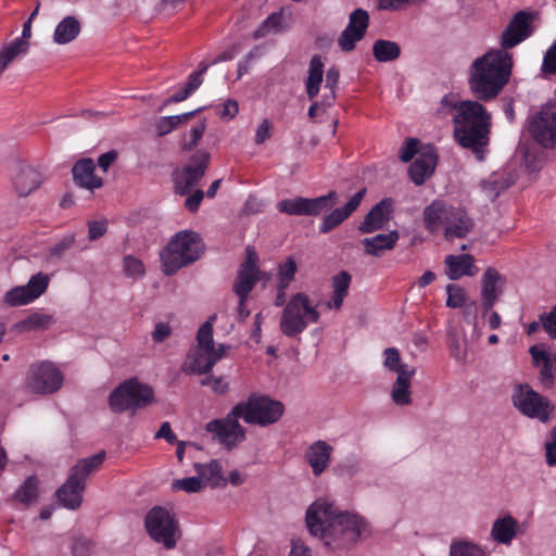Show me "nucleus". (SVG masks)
Segmentation results:
<instances>
[{
	"label": "nucleus",
	"instance_id": "1",
	"mask_svg": "<svg viewBox=\"0 0 556 556\" xmlns=\"http://www.w3.org/2000/svg\"><path fill=\"white\" fill-rule=\"evenodd\" d=\"M513 68L510 53L490 50L477 58L468 71L470 91L482 101L494 99L509 80Z\"/></svg>",
	"mask_w": 556,
	"mask_h": 556
},
{
	"label": "nucleus",
	"instance_id": "2",
	"mask_svg": "<svg viewBox=\"0 0 556 556\" xmlns=\"http://www.w3.org/2000/svg\"><path fill=\"white\" fill-rule=\"evenodd\" d=\"M491 115L477 102L466 100L454 117V136L458 143L482 159V148L489 143Z\"/></svg>",
	"mask_w": 556,
	"mask_h": 556
},
{
	"label": "nucleus",
	"instance_id": "3",
	"mask_svg": "<svg viewBox=\"0 0 556 556\" xmlns=\"http://www.w3.org/2000/svg\"><path fill=\"white\" fill-rule=\"evenodd\" d=\"M422 215L426 229L435 232L440 227H443L444 238L447 241L466 238L475 226L473 219L465 208L447 205L440 200H435L426 206Z\"/></svg>",
	"mask_w": 556,
	"mask_h": 556
},
{
	"label": "nucleus",
	"instance_id": "4",
	"mask_svg": "<svg viewBox=\"0 0 556 556\" xmlns=\"http://www.w3.org/2000/svg\"><path fill=\"white\" fill-rule=\"evenodd\" d=\"M202 251L203 247L197 232L191 230L177 232L160 254L164 274L174 275L180 268L194 263Z\"/></svg>",
	"mask_w": 556,
	"mask_h": 556
},
{
	"label": "nucleus",
	"instance_id": "5",
	"mask_svg": "<svg viewBox=\"0 0 556 556\" xmlns=\"http://www.w3.org/2000/svg\"><path fill=\"white\" fill-rule=\"evenodd\" d=\"M320 319L317 305L304 292H298L285 305L280 316L279 328L283 336L294 338L301 334L311 324Z\"/></svg>",
	"mask_w": 556,
	"mask_h": 556
},
{
	"label": "nucleus",
	"instance_id": "6",
	"mask_svg": "<svg viewBox=\"0 0 556 556\" xmlns=\"http://www.w3.org/2000/svg\"><path fill=\"white\" fill-rule=\"evenodd\" d=\"M229 350V345L218 344L213 340V324L205 321L198 330L197 345L188 354L189 371L193 374H207Z\"/></svg>",
	"mask_w": 556,
	"mask_h": 556
},
{
	"label": "nucleus",
	"instance_id": "7",
	"mask_svg": "<svg viewBox=\"0 0 556 556\" xmlns=\"http://www.w3.org/2000/svg\"><path fill=\"white\" fill-rule=\"evenodd\" d=\"M154 402L153 389L140 382L137 378H130L116 387L109 396V406L114 413L144 408Z\"/></svg>",
	"mask_w": 556,
	"mask_h": 556
},
{
	"label": "nucleus",
	"instance_id": "8",
	"mask_svg": "<svg viewBox=\"0 0 556 556\" xmlns=\"http://www.w3.org/2000/svg\"><path fill=\"white\" fill-rule=\"evenodd\" d=\"M332 527L325 542L331 549L350 547L370 533L367 520L355 513L341 511Z\"/></svg>",
	"mask_w": 556,
	"mask_h": 556
},
{
	"label": "nucleus",
	"instance_id": "9",
	"mask_svg": "<svg viewBox=\"0 0 556 556\" xmlns=\"http://www.w3.org/2000/svg\"><path fill=\"white\" fill-rule=\"evenodd\" d=\"M238 413L247 424L266 427L276 424L285 412L280 401L267 395L252 393L245 401L236 404Z\"/></svg>",
	"mask_w": 556,
	"mask_h": 556
},
{
	"label": "nucleus",
	"instance_id": "10",
	"mask_svg": "<svg viewBox=\"0 0 556 556\" xmlns=\"http://www.w3.org/2000/svg\"><path fill=\"white\" fill-rule=\"evenodd\" d=\"M146 528L149 535L166 548L175 547L180 538V529L175 516L160 506L153 507L146 516Z\"/></svg>",
	"mask_w": 556,
	"mask_h": 556
},
{
	"label": "nucleus",
	"instance_id": "11",
	"mask_svg": "<svg viewBox=\"0 0 556 556\" xmlns=\"http://www.w3.org/2000/svg\"><path fill=\"white\" fill-rule=\"evenodd\" d=\"M528 130L535 142L546 149L556 147V100L548 101L528 119Z\"/></svg>",
	"mask_w": 556,
	"mask_h": 556
},
{
	"label": "nucleus",
	"instance_id": "12",
	"mask_svg": "<svg viewBox=\"0 0 556 556\" xmlns=\"http://www.w3.org/2000/svg\"><path fill=\"white\" fill-rule=\"evenodd\" d=\"M63 378L62 371L52 362L35 363L29 367L25 387L35 394H51L62 387Z\"/></svg>",
	"mask_w": 556,
	"mask_h": 556
},
{
	"label": "nucleus",
	"instance_id": "13",
	"mask_svg": "<svg viewBox=\"0 0 556 556\" xmlns=\"http://www.w3.org/2000/svg\"><path fill=\"white\" fill-rule=\"evenodd\" d=\"M514 406L525 416L547 422L554 412L551 402L531 389L528 384H519L511 395Z\"/></svg>",
	"mask_w": 556,
	"mask_h": 556
},
{
	"label": "nucleus",
	"instance_id": "14",
	"mask_svg": "<svg viewBox=\"0 0 556 556\" xmlns=\"http://www.w3.org/2000/svg\"><path fill=\"white\" fill-rule=\"evenodd\" d=\"M340 513L333 502L327 498L316 500L306 511V525L309 533L325 543L326 535L330 533Z\"/></svg>",
	"mask_w": 556,
	"mask_h": 556
},
{
	"label": "nucleus",
	"instance_id": "15",
	"mask_svg": "<svg viewBox=\"0 0 556 556\" xmlns=\"http://www.w3.org/2000/svg\"><path fill=\"white\" fill-rule=\"evenodd\" d=\"M336 202L337 193L331 191L326 195L317 197L314 199L302 197L285 199L277 203V208L279 212L288 215L318 216L321 213L332 208Z\"/></svg>",
	"mask_w": 556,
	"mask_h": 556
},
{
	"label": "nucleus",
	"instance_id": "16",
	"mask_svg": "<svg viewBox=\"0 0 556 556\" xmlns=\"http://www.w3.org/2000/svg\"><path fill=\"white\" fill-rule=\"evenodd\" d=\"M241 415L235 405L225 418L214 419L206 424L205 430L213 433L227 450L245 440V429L239 424Z\"/></svg>",
	"mask_w": 556,
	"mask_h": 556
},
{
	"label": "nucleus",
	"instance_id": "17",
	"mask_svg": "<svg viewBox=\"0 0 556 556\" xmlns=\"http://www.w3.org/2000/svg\"><path fill=\"white\" fill-rule=\"evenodd\" d=\"M211 155L207 151L199 150L190 159V163L175 172V190L185 195L204 177Z\"/></svg>",
	"mask_w": 556,
	"mask_h": 556
},
{
	"label": "nucleus",
	"instance_id": "18",
	"mask_svg": "<svg viewBox=\"0 0 556 556\" xmlns=\"http://www.w3.org/2000/svg\"><path fill=\"white\" fill-rule=\"evenodd\" d=\"M48 286V275L38 273L31 276L26 285L17 286L7 291L2 302L8 307L27 305L43 294Z\"/></svg>",
	"mask_w": 556,
	"mask_h": 556
},
{
	"label": "nucleus",
	"instance_id": "19",
	"mask_svg": "<svg viewBox=\"0 0 556 556\" xmlns=\"http://www.w3.org/2000/svg\"><path fill=\"white\" fill-rule=\"evenodd\" d=\"M369 25L368 12L363 9L354 10L349 16V23L338 39L342 51L349 52L362 40Z\"/></svg>",
	"mask_w": 556,
	"mask_h": 556
},
{
	"label": "nucleus",
	"instance_id": "20",
	"mask_svg": "<svg viewBox=\"0 0 556 556\" xmlns=\"http://www.w3.org/2000/svg\"><path fill=\"white\" fill-rule=\"evenodd\" d=\"M505 279L494 268L488 267L481 279V313L485 316L503 292Z\"/></svg>",
	"mask_w": 556,
	"mask_h": 556
},
{
	"label": "nucleus",
	"instance_id": "21",
	"mask_svg": "<svg viewBox=\"0 0 556 556\" xmlns=\"http://www.w3.org/2000/svg\"><path fill=\"white\" fill-rule=\"evenodd\" d=\"M530 17L526 11H519L514 15L501 35V50L511 49L531 35Z\"/></svg>",
	"mask_w": 556,
	"mask_h": 556
},
{
	"label": "nucleus",
	"instance_id": "22",
	"mask_svg": "<svg viewBox=\"0 0 556 556\" xmlns=\"http://www.w3.org/2000/svg\"><path fill=\"white\" fill-rule=\"evenodd\" d=\"M257 257L255 253L248 250L247 261L241 265L237 278L233 282V292L239 298H248L258 280Z\"/></svg>",
	"mask_w": 556,
	"mask_h": 556
},
{
	"label": "nucleus",
	"instance_id": "23",
	"mask_svg": "<svg viewBox=\"0 0 556 556\" xmlns=\"http://www.w3.org/2000/svg\"><path fill=\"white\" fill-rule=\"evenodd\" d=\"M12 179L18 197L29 195L36 191L43 181L41 173L27 164L16 165Z\"/></svg>",
	"mask_w": 556,
	"mask_h": 556
},
{
	"label": "nucleus",
	"instance_id": "24",
	"mask_svg": "<svg viewBox=\"0 0 556 556\" xmlns=\"http://www.w3.org/2000/svg\"><path fill=\"white\" fill-rule=\"evenodd\" d=\"M435 165L437 155L433 148H422L408 169L412 181L417 186L422 185L433 174Z\"/></svg>",
	"mask_w": 556,
	"mask_h": 556
},
{
	"label": "nucleus",
	"instance_id": "25",
	"mask_svg": "<svg viewBox=\"0 0 556 556\" xmlns=\"http://www.w3.org/2000/svg\"><path fill=\"white\" fill-rule=\"evenodd\" d=\"M365 193L366 189L363 188L356 192L343 207L334 208L332 212L325 215L319 226V231L327 233L344 222L361 205Z\"/></svg>",
	"mask_w": 556,
	"mask_h": 556
},
{
	"label": "nucleus",
	"instance_id": "26",
	"mask_svg": "<svg viewBox=\"0 0 556 556\" xmlns=\"http://www.w3.org/2000/svg\"><path fill=\"white\" fill-rule=\"evenodd\" d=\"M392 201L384 199L377 203L364 217L358 230L362 233H371L382 229L391 218Z\"/></svg>",
	"mask_w": 556,
	"mask_h": 556
},
{
	"label": "nucleus",
	"instance_id": "27",
	"mask_svg": "<svg viewBox=\"0 0 556 556\" xmlns=\"http://www.w3.org/2000/svg\"><path fill=\"white\" fill-rule=\"evenodd\" d=\"M96 165L91 159H83L75 163L72 168L74 181L77 186L94 190L103 185L102 178L94 174Z\"/></svg>",
	"mask_w": 556,
	"mask_h": 556
},
{
	"label": "nucleus",
	"instance_id": "28",
	"mask_svg": "<svg viewBox=\"0 0 556 556\" xmlns=\"http://www.w3.org/2000/svg\"><path fill=\"white\" fill-rule=\"evenodd\" d=\"M446 276L451 280H457L464 276H473L478 273L475 258L470 254L447 255L445 257Z\"/></svg>",
	"mask_w": 556,
	"mask_h": 556
},
{
	"label": "nucleus",
	"instance_id": "29",
	"mask_svg": "<svg viewBox=\"0 0 556 556\" xmlns=\"http://www.w3.org/2000/svg\"><path fill=\"white\" fill-rule=\"evenodd\" d=\"M416 369H403L399 372L394 383L392 384L390 396L392 402L397 406H408L412 404V380Z\"/></svg>",
	"mask_w": 556,
	"mask_h": 556
},
{
	"label": "nucleus",
	"instance_id": "30",
	"mask_svg": "<svg viewBox=\"0 0 556 556\" xmlns=\"http://www.w3.org/2000/svg\"><path fill=\"white\" fill-rule=\"evenodd\" d=\"M530 354L532 355L534 364L540 368L542 384L546 388L552 387L556 371V356L551 355L540 345L531 346Z\"/></svg>",
	"mask_w": 556,
	"mask_h": 556
},
{
	"label": "nucleus",
	"instance_id": "31",
	"mask_svg": "<svg viewBox=\"0 0 556 556\" xmlns=\"http://www.w3.org/2000/svg\"><path fill=\"white\" fill-rule=\"evenodd\" d=\"M105 459V452L101 451L92 456L79 459L70 470L68 478L86 489L87 478L97 471Z\"/></svg>",
	"mask_w": 556,
	"mask_h": 556
},
{
	"label": "nucleus",
	"instance_id": "32",
	"mask_svg": "<svg viewBox=\"0 0 556 556\" xmlns=\"http://www.w3.org/2000/svg\"><path fill=\"white\" fill-rule=\"evenodd\" d=\"M400 235L397 230H392L389 233H380L371 238H364L362 244L364 245L365 253L371 256H381L386 251L392 250Z\"/></svg>",
	"mask_w": 556,
	"mask_h": 556
},
{
	"label": "nucleus",
	"instance_id": "33",
	"mask_svg": "<svg viewBox=\"0 0 556 556\" xmlns=\"http://www.w3.org/2000/svg\"><path fill=\"white\" fill-rule=\"evenodd\" d=\"M332 447L321 440L309 446L306 458L315 476H319L328 467Z\"/></svg>",
	"mask_w": 556,
	"mask_h": 556
},
{
	"label": "nucleus",
	"instance_id": "34",
	"mask_svg": "<svg viewBox=\"0 0 556 556\" xmlns=\"http://www.w3.org/2000/svg\"><path fill=\"white\" fill-rule=\"evenodd\" d=\"M85 488L67 478L56 491L58 501L67 509L75 510L80 507L83 503V493Z\"/></svg>",
	"mask_w": 556,
	"mask_h": 556
},
{
	"label": "nucleus",
	"instance_id": "35",
	"mask_svg": "<svg viewBox=\"0 0 556 556\" xmlns=\"http://www.w3.org/2000/svg\"><path fill=\"white\" fill-rule=\"evenodd\" d=\"M518 522L510 516L497 518L491 529V538L500 543L509 545L517 534Z\"/></svg>",
	"mask_w": 556,
	"mask_h": 556
},
{
	"label": "nucleus",
	"instance_id": "36",
	"mask_svg": "<svg viewBox=\"0 0 556 556\" xmlns=\"http://www.w3.org/2000/svg\"><path fill=\"white\" fill-rule=\"evenodd\" d=\"M351 283V275L348 271H340L331 279L332 295L331 300L327 302V307L330 309L339 311L343 304L344 298L349 293Z\"/></svg>",
	"mask_w": 556,
	"mask_h": 556
},
{
	"label": "nucleus",
	"instance_id": "37",
	"mask_svg": "<svg viewBox=\"0 0 556 556\" xmlns=\"http://www.w3.org/2000/svg\"><path fill=\"white\" fill-rule=\"evenodd\" d=\"M80 30V22L75 16H66L56 25L53 41L58 45L70 43L77 38Z\"/></svg>",
	"mask_w": 556,
	"mask_h": 556
},
{
	"label": "nucleus",
	"instance_id": "38",
	"mask_svg": "<svg viewBox=\"0 0 556 556\" xmlns=\"http://www.w3.org/2000/svg\"><path fill=\"white\" fill-rule=\"evenodd\" d=\"M324 76V63L319 55L311 59L308 77L306 79V92L309 100H314L319 92Z\"/></svg>",
	"mask_w": 556,
	"mask_h": 556
},
{
	"label": "nucleus",
	"instance_id": "39",
	"mask_svg": "<svg viewBox=\"0 0 556 556\" xmlns=\"http://www.w3.org/2000/svg\"><path fill=\"white\" fill-rule=\"evenodd\" d=\"M55 323L52 315L43 313H33L27 318L16 323L14 328L17 332H28L36 330H46Z\"/></svg>",
	"mask_w": 556,
	"mask_h": 556
},
{
	"label": "nucleus",
	"instance_id": "40",
	"mask_svg": "<svg viewBox=\"0 0 556 556\" xmlns=\"http://www.w3.org/2000/svg\"><path fill=\"white\" fill-rule=\"evenodd\" d=\"M372 54L378 62H392L400 58L401 47L395 41L378 39L374 42Z\"/></svg>",
	"mask_w": 556,
	"mask_h": 556
},
{
	"label": "nucleus",
	"instance_id": "41",
	"mask_svg": "<svg viewBox=\"0 0 556 556\" xmlns=\"http://www.w3.org/2000/svg\"><path fill=\"white\" fill-rule=\"evenodd\" d=\"M208 65L202 63L200 64V70L198 72L192 73L189 78L186 87L176 92L174 96L168 98L164 105L169 103H177L186 100L191 93H193L202 84V75L207 71Z\"/></svg>",
	"mask_w": 556,
	"mask_h": 556
},
{
	"label": "nucleus",
	"instance_id": "42",
	"mask_svg": "<svg viewBox=\"0 0 556 556\" xmlns=\"http://www.w3.org/2000/svg\"><path fill=\"white\" fill-rule=\"evenodd\" d=\"M28 42L21 38H16L0 50V75L9 66V64L20 54L26 53Z\"/></svg>",
	"mask_w": 556,
	"mask_h": 556
},
{
	"label": "nucleus",
	"instance_id": "43",
	"mask_svg": "<svg viewBox=\"0 0 556 556\" xmlns=\"http://www.w3.org/2000/svg\"><path fill=\"white\" fill-rule=\"evenodd\" d=\"M38 484L39 481L36 477H28L15 492L14 496L16 501L26 507L37 503L39 494Z\"/></svg>",
	"mask_w": 556,
	"mask_h": 556
},
{
	"label": "nucleus",
	"instance_id": "44",
	"mask_svg": "<svg viewBox=\"0 0 556 556\" xmlns=\"http://www.w3.org/2000/svg\"><path fill=\"white\" fill-rule=\"evenodd\" d=\"M514 182L515 178L513 176L502 179L497 175H493L488 180H483L481 182V188L488 198L495 199L503 190L507 189Z\"/></svg>",
	"mask_w": 556,
	"mask_h": 556
},
{
	"label": "nucleus",
	"instance_id": "45",
	"mask_svg": "<svg viewBox=\"0 0 556 556\" xmlns=\"http://www.w3.org/2000/svg\"><path fill=\"white\" fill-rule=\"evenodd\" d=\"M340 72L336 66H331L326 73V84L323 93V105L331 106L336 100V91L339 83Z\"/></svg>",
	"mask_w": 556,
	"mask_h": 556
},
{
	"label": "nucleus",
	"instance_id": "46",
	"mask_svg": "<svg viewBox=\"0 0 556 556\" xmlns=\"http://www.w3.org/2000/svg\"><path fill=\"white\" fill-rule=\"evenodd\" d=\"M383 367L391 372H401L403 369L413 370L407 364L402 363L401 355L397 349L387 348L383 350Z\"/></svg>",
	"mask_w": 556,
	"mask_h": 556
},
{
	"label": "nucleus",
	"instance_id": "47",
	"mask_svg": "<svg viewBox=\"0 0 556 556\" xmlns=\"http://www.w3.org/2000/svg\"><path fill=\"white\" fill-rule=\"evenodd\" d=\"M282 10L279 12L271 13L255 31V37L260 38L269 33H279L285 30L287 27L283 25Z\"/></svg>",
	"mask_w": 556,
	"mask_h": 556
},
{
	"label": "nucleus",
	"instance_id": "48",
	"mask_svg": "<svg viewBox=\"0 0 556 556\" xmlns=\"http://www.w3.org/2000/svg\"><path fill=\"white\" fill-rule=\"evenodd\" d=\"M465 101L458 100L454 94H445L437 109V115L439 117L452 116L453 118L457 115L459 108Z\"/></svg>",
	"mask_w": 556,
	"mask_h": 556
},
{
	"label": "nucleus",
	"instance_id": "49",
	"mask_svg": "<svg viewBox=\"0 0 556 556\" xmlns=\"http://www.w3.org/2000/svg\"><path fill=\"white\" fill-rule=\"evenodd\" d=\"M450 556H486L484 551L477 544L459 541L453 542L450 546Z\"/></svg>",
	"mask_w": 556,
	"mask_h": 556
},
{
	"label": "nucleus",
	"instance_id": "50",
	"mask_svg": "<svg viewBox=\"0 0 556 556\" xmlns=\"http://www.w3.org/2000/svg\"><path fill=\"white\" fill-rule=\"evenodd\" d=\"M298 266L292 257H288L285 262L278 265L277 277L278 285H282V288H288L290 282L293 281Z\"/></svg>",
	"mask_w": 556,
	"mask_h": 556
},
{
	"label": "nucleus",
	"instance_id": "51",
	"mask_svg": "<svg viewBox=\"0 0 556 556\" xmlns=\"http://www.w3.org/2000/svg\"><path fill=\"white\" fill-rule=\"evenodd\" d=\"M205 129L206 123L205 119H202L191 128L188 135H185L181 148L186 151L195 148L205 132Z\"/></svg>",
	"mask_w": 556,
	"mask_h": 556
},
{
	"label": "nucleus",
	"instance_id": "52",
	"mask_svg": "<svg viewBox=\"0 0 556 556\" xmlns=\"http://www.w3.org/2000/svg\"><path fill=\"white\" fill-rule=\"evenodd\" d=\"M202 481L211 486H218L223 481L222 466L217 460H212L205 465V470L202 476Z\"/></svg>",
	"mask_w": 556,
	"mask_h": 556
},
{
	"label": "nucleus",
	"instance_id": "53",
	"mask_svg": "<svg viewBox=\"0 0 556 556\" xmlns=\"http://www.w3.org/2000/svg\"><path fill=\"white\" fill-rule=\"evenodd\" d=\"M205 484L200 477H188L175 480L173 482L174 490H181L187 493H197L204 489Z\"/></svg>",
	"mask_w": 556,
	"mask_h": 556
},
{
	"label": "nucleus",
	"instance_id": "54",
	"mask_svg": "<svg viewBox=\"0 0 556 556\" xmlns=\"http://www.w3.org/2000/svg\"><path fill=\"white\" fill-rule=\"evenodd\" d=\"M446 306L452 308H458L466 304L467 296L466 292L463 288L457 285H447L446 286Z\"/></svg>",
	"mask_w": 556,
	"mask_h": 556
},
{
	"label": "nucleus",
	"instance_id": "55",
	"mask_svg": "<svg viewBox=\"0 0 556 556\" xmlns=\"http://www.w3.org/2000/svg\"><path fill=\"white\" fill-rule=\"evenodd\" d=\"M124 273L134 279L143 277L144 266L142 262L132 255H126L123 260Z\"/></svg>",
	"mask_w": 556,
	"mask_h": 556
},
{
	"label": "nucleus",
	"instance_id": "56",
	"mask_svg": "<svg viewBox=\"0 0 556 556\" xmlns=\"http://www.w3.org/2000/svg\"><path fill=\"white\" fill-rule=\"evenodd\" d=\"M75 243V236L67 235L49 249V257L60 260Z\"/></svg>",
	"mask_w": 556,
	"mask_h": 556
},
{
	"label": "nucleus",
	"instance_id": "57",
	"mask_svg": "<svg viewBox=\"0 0 556 556\" xmlns=\"http://www.w3.org/2000/svg\"><path fill=\"white\" fill-rule=\"evenodd\" d=\"M544 75H556V41L547 49L542 62Z\"/></svg>",
	"mask_w": 556,
	"mask_h": 556
},
{
	"label": "nucleus",
	"instance_id": "58",
	"mask_svg": "<svg viewBox=\"0 0 556 556\" xmlns=\"http://www.w3.org/2000/svg\"><path fill=\"white\" fill-rule=\"evenodd\" d=\"M419 141L416 138H408L405 144L400 150V160L404 163L409 162L415 155L418 156L420 150H418Z\"/></svg>",
	"mask_w": 556,
	"mask_h": 556
},
{
	"label": "nucleus",
	"instance_id": "59",
	"mask_svg": "<svg viewBox=\"0 0 556 556\" xmlns=\"http://www.w3.org/2000/svg\"><path fill=\"white\" fill-rule=\"evenodd\" d=\"M202 386H207L213 392L224 394L228 391L229 384L223 377L207 376L201 381Z\"/></svg>",
	"mask_w": 556,
	"mask_h": 556
},
{
	"label": "nucleus",
	"instance_id": "60",
	"mask_svg": "<svg viewBox=\"0 0 556 556\" xmlns=\"http://www.w3.org/2000/svg\"><path fill=\"white\" fill-rule=\"evenodd\" d=\"M92 542L85 538H76L72 545L73 556H90L92 553Z\"/></svg>",
	"mask_w": 556,
	"mask_h": 556
},
{
	"label": "nucleus",
	"instance_id": "61",
	"mask_svg": "<svg viewBox=\"0 0 556 556\" xmlns=\"http://www.w3.org/2000/svg\"><path fill=\"white\" fill-rule=\"evenodd\" d=\"M543 329L549 337L556 339V305L547 314H542L540 317Z\"/></svg>",
	"mask_w": 556,
	"mask_h": 556
},
{
	"label": "nucleus",
	"instance_id": "62",
	"mask_svg": "<svg viewBox=\"0 0 556 556\" xmlns=\"http://www.w3.org/2000/svg\"><path fill=\"white\" fill-rule=\"evenodd\" d=\"M108 230L105 220H93L88 223V238L93 241L101 238Z\"/></svg>",
	"mask_w": 556,
	"mask_h": 556
},
{
	"label": "nucleus",
	"instance_id": "63",
	"mask_svg": "<svg viewBox=\"0 0 556 556\" xmlns=\"http://www.w3.org/2000/svg\"><path fill=\"white\" fill-rule=\"evenodd\" d=\"M172 334V328L168 324L157 323L152 332V339L155 343L163 342Z\"/></svg>",
	"mask_w": 556,
	"mask_h": 556
},
{
	"label": "nucleus",
	"instance_id": "64",
	"mask_svg": "<svg viewBox=\"0 0 556 556\" xmlns=\"http://www.w3.org/2000/svg\"><path fill=\"white\" fill-rule=\"evenodd\" d=\"M175 128L176 126L174 124L172 116L161 117L155 123V130L159 137L169 134Z\"/></svg>",
	"mask_w": 556,
	"mask_h": 556
}]
</instances>
